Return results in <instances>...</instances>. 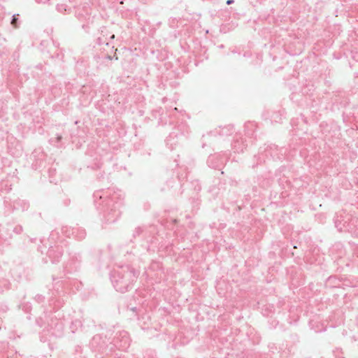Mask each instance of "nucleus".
I'll use <instances>...</instances> for the list:
<instances>
[{
	"label": "nucleus",
	"mask_w": 358,
	"mask_h": 358,
	"mask_svg": "<svg viewBox=\"0 0 358 358\" xmlns=\"http://www.w3.org/2000/svg\"><path fill=\"white\" fill-rule=\"evenodd\" d=\"M94 202L106 223H113L121 216L124 196L120 191L99 189L94 194Z\"/></svg>",
	"instance_id": "1"
},
{
	"label": "nucleus",
	"mask_w": 358,
	"mask_h": 358,
	"mask_svg": "<svg viewBox=\"0 0 358 358\" xmlns=\"http://www.w3.org/2000/svg\"><path fill=\"white\" fill-rule=\"evenodd\" d=\"M138 272L129 265L118 266L110 272V278L116 291H129L138 278Z\"/></svg>",
	"instance_id": "2"
},
{
	"label": "nucleus",
	"mask_w": 358,
	"mask_h": 358,
	"mask_svg": "<svg viewBox=\"0 0 358 358\" xmlns=\"http://www.w3.org/2000/svg\"><path fill=\"white\" fill-rule=\"evenodd\" d=\"M81 257L79 254H71L69 261L66 263L64 269L67 273L76 271L80 266Z\"/></svg>",
	"instance_id": "3"
},
{
	"label": "nucleus",
	"mask_w": 358,
	"mask_h": 358,
	"mask_svg": "<svg viewBox=\"0 0 358 358\" xmlns=\"http://www.w3.org/2000/svg\"><path fill=\"white\" fill-rule=\"evenodd\" d=\"M63 252L64 251L62 246L55 245L54 247H50L47 254L52 263L55 264L59 262Z\"/></svg>",
	"instance_id": "4"
},
{
	"label": "nucleus",
	"mask_w": 358,
	"mask_h": 358,
	"mask_svg": "<svg viewBox=\"0 0 358 358\" xmlns=\"http://www.w3.org/2000/svg\"><path fill=\"white\" fill-rule=\"evenodd\" d=\"M68 228L64 227L62 229L63 233L66 234V236H70L71 235L73 236L78 240H83L85 238L86 236V232L84 229L81 228H72L71 229V233H68Z\"/></svg>",
	"instance_id": "5"
},
{
	"label": "nucleus",
	"mask_w": 358,
	"mask_h": 358,
	"mask_svg": "<svg viewBox=\"0 0 358 358\" xmlns=\"http://www.w3.org/2000/svg\"><path fill=\"white\" fill-rule=\"evenodd\" d=\"M207 163L210 167L220 169L224 163V160L218 155H210L207 160Z\"/></svg>",
	"instance_id": "6"
},
{
	"label": "nucleus",
	"mask_w": 358,
	"mask_h": 358,
	"mask_svg": "<svg viewBox=\"0 0 358 358\" xmlns=\"http://www.w3.org/2000/svg\"><path fill=\"white\" fill-rule=\"evenodd\" d=\"M245 142L242 138L241 140L236 139L232 143V149L235 152H242L245 148Z\"/></svg>",
	"instance_id": "7"
},
{
	"label": "nucleus",
	"mask_w": 358,
	"mask_h": 358,
	"mask_svg": "<svg viewBox=\"0 0 358 358\" xmlns=\"http://www.w3.org/2000/svg\"><path fill=\"white\" fill-rule=\"evenodd\" d=\"M234 132V127L231 125H227L220 129L217 132L220 136H229Z\"/></svg>",
	"instance_id": "8"
},
{
	"label": "nucleus",
	"mask_w": 358,
	"mask_h": 358,
	"mask_svg": "<svg viewBox=\"0 0 358 358\" xmlns=\"http://www.w3.org/2000/svg\"><path fill=\"white\" fill-rule=\"evenodd\" d=\"M177 137V135L175 134L174 133H171L166 138V145L170 147V148L171 150L173 149V145H176V142H175V138Z\"/></svg>",
	"instance_id": "9"
},
{
	"label": "nucleus",
	"mask_w": 358,
	"mask_h": 358,
	"mask_svg": "<svg viewBox=\"0 0 358 358\" xmlns=\"http://www.w3.org/2000/svg\"><path fill=\"white\" fill-rule=\"evenodd\" d=\"M120 336H122V338H123V341H124V345H121L120 348H127L129 345V340L127 336V333L124 331L122 333H120Z\"/></svg>",
	"instance_id": "10"
},
{
	"label": "nucleus",
	"mask_w": 358,
	"mask_h": 358,
	"mask_svg": "<svg viewBox=\"0 0 358 358\" xmlns=\"http://www.w3.org/2000/svg\"><path fill=\"white\" fill-rule=\"evenodd\" d=\"M10 24L14 28L19 27V14H15L12 16Z\"/></svg>",
	"instance_id": "11"
},
{
	"label": "nucleus",
	"mask_w": 358,
	"mask_h": 358,
	"mask_svg": "<svg viewBox=\"0 0 358 358\" xmlns=\"http://www.w3.org/2000/svg\"><path fill=\"white\" fill-rule=\"evenodd\" d=\"M143 232V229L141 227H136L134 231V237L138 236Z\"/></svg>",
	"instance_id": "12"
},
{
	"label": "nucleus",
	"mask_w": 358,
	"mask_h": 358,
	"mask_svg": "<svg viewBox=\"0 0 358 358\" xmlns=\"http://www.w3.org/2000/svg\"><path fill=\"white\" fill-rule=\"evenodd\" d=\"M103 43H106L107 45H108V42L107 41L106 38L103 39L101 37H99L97 38V44L98 45H101Z\"/></svg>",
	"instance_id": "13"
},
{
	"label": "nucleus",
	"mask_w": 358,
	"mask_h": 358,
	"mask_svg": "<svg viewBox=\"0 0 358 358\" xmlns=\"http://www.w3.org/2000/svg\"><path fill=\"white\" fill-rule=\"evenodd\" d=\"M22 227L19 225V226H16L14 229H13V231L17 234H20L22 232Z\"/></svg>",
	"instance_id": "14"
},
{
	"label": "nucleus",
	"mask_w": 358,
	"mask_h": 358,
	"mask_svg": "<svg viewBox=\"0 0 358 358\" xmlns=\"http://www.w3.org/2000/svg\"><path fill=\"white\" fill-rule=\"evenodd\" d=\"M38 3H46L50 1V0H35Z\"/></svg>",
	"instance_id": "15"
},
{
	"label": "nucleus",
	"mask_w": 358,
	"mask_h": 358,
	"mask_svg": "<svg viewBox=\"0 0 358 358\" xmlns=\"http://www.w3.org/2000/svg\"><path fill=\"white\" fill-rule=\"evenodd\" d=\"M62 135L57 134V137H56L57 143L60 142V141L62 140Z\"/></svg>",
	"instance_id": "16"
},
{
	"label": "nucleus",
	"mask_w": 358,
	"mask_h": 358,
	"mask_svg": "<svg viewBox=\"0 0 358 358\" xmlns=\"http://www.w3.org/2000/svg\"><path fill=\"white\" fill-rule=\"evenodd\" d=\"M234 0H227L226 3L227 5H231V4L234 3Z\"/></svg>",
	"instance_id": "17"
},
{
	"label": "nucleus",
	"mask_w": 358,
	"mask_h": 358,
	"mask_svg": "<svg viewBox=\"0 0 358 358\" xmlns=\"http://www.w3.org/2000/svg\"><path fill=\"white\" fill-rule=\"evenodd\" d=\"M64 5L57 6V9H58L59 10H62V8H64Z\"/></svg>",
	"instance_id": "18"
},
{
	"label": "nucleus",
	"mask_w": 358,
	"mask_h": 358,
	"mask_svg": "<svg viewBox=\"0 0 358 358\" xmlns=\"http://www.w3.org/2000/svg\"><path fill=\"white\" fill-rule=\"evenodd\" d=\"M110 39H114L115 38V35L114 34H111L110 36Z\"/></svg>",
	"instance_id": "19"
},
{
	"label": "nucleus",
	"mask_w": 358,
	"mask_h": 358,
	"mask_svg": "<svg viewBox=\"0 0 358 358\" xmlns=\"http://www.w3.org/2000/svg\"><path fill=\"white\" fill-rule=\"evenodd\" d=\"M106 58L109 60H111L112 59V57L111 56H109V55H107L106 56Z\"/></svg>",
	"instance_id": "20"
}]
</instances>
